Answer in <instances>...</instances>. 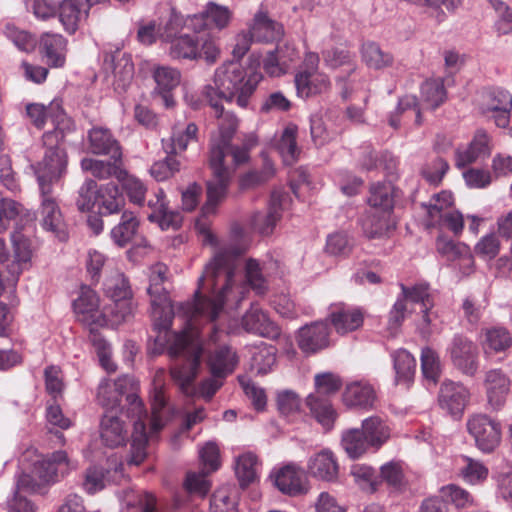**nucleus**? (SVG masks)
<instances>
[{
    "label": "nucleus",
    "instance_id": "nucleus-52",
    "mask_svg": "<svg viewBox=\"0 0 512 512\" xmlns=\"http://www.w3.org/2000/svg\"><path fill=\"white\" fill-rule=\"evenodd\" d=\"M118 181L122 184L131 203L139 206L144 204L147 187L139 178L123 170L119 174Z\"/></svg>",
    "mask_w": 512,
    "mask_h": 512
},
{
    "label": "nucleus",
    "instance_id": "nucleus-11",
    "mask_svg": "<svg viewBox=\"0 0 512 512\" xmlns=\"http://www.w3.org/2000/svg\"><path fill=\"white\" fill-rule=\"evenodd\" d=\"M67 461L64 451L53 453L52 457L34 459V493L46 494L48 489L57 482L58 465Z\"/></svg>",
    "mask_w": 512,
    "mask_h": 512
},
{
    "label": "nucleus",
    "instance_id": "nucleus-15",
    "mask_svg": "<svg viewBox=\"0 0 512 512\" xmlns=\"http://www.w3.org/2000/svg\"><path fill=\"white\" fill-rule=\"evenodd\" d=\"M132 405L136 411V418L134 419V432L131 444V457L128 463L131 465H140L146 458V443L148 434L146 431L147 413L143 409V403L138 397L132 395Z\"/></svg>",
    "mask_w": 512,
    "mask_h": 512
},
{
    "label": "nucleus",
    "instance_id": "nucleus-31",
    "mask_svg": "<svg viewBox=\"0 0 512 512\" xmlns=\"http://www.w3.org/2000/svg\"><path fill=\"white\" fill-rule=\"evenodd\" d=\"M139 224L137 216L132 211H124L120 222L110 231L111 240L118 247L127 246L134 239Z\"/></svg>",
    "mask_w": 512,
    "mask_h": 512
},
{
    "label": "nucleus",
    "instance_id": "nucleus-64",
    "mask_svg": "<svg viewBox=\"0 0 512 512\" xmlns=\"http://www.w3.org/2000/svg\"><path fill=\"white\" fill-rule=\"evenodd\" d=\"M199 458L202 464V470L207 473L217 471L221 466L219 447L215 442H207L199 450Z\"/></svg>",
    "mask_w": 512,
    "mask_h": 512
},
{
    "label": "nucleus",
    "instance_id": "nucleus-54",
    "mask_svg": "<svg viewBox=\"0 0 512 512\" xmlns=\"http://www.w3.org/2000/svg\"><path fill=\"white\" fill-rule=\"evenodd\" d=\"M24 228L25 226L17 225L11 236L15 259L19 264H28L32 258L30 237L24 232Z\"/></svg>",
    "mask_w": 512,
    "mask_h": 512
},
{
    "label": "nucleus",
    "instance_id": "nucleus-12",
    "mask_svg": "<svg viewBox=\"0 0 512 512\" xmlns=\"http://www.w3.org/2000/svg\"><path fill=\"white\" fill-rule=\"evenodd\" d=\"M470 391L462 383L445 380L440 387L438 402L442 410L460 418L469 402Z\"/></svg>",
    "mask_w": 512,
    "mask_h": 512
},
{
    "label": "nucleus",
    "instance_id": "nucleus-35",
    "mask_svg": "<svg viewBox=\"0 0 512 512\" xmlns=\"http://www.w3.org/2000/svg\"><path fill=\"white\" fill-rule=\"evenodd\" d=\"M260 463L253 452H244L235 458V474L241 487L254 483L259 474Z\"/></svg>",
    "mask_w": 512,
    "mask_h": 512
},
{
    "label": "nucleus",
    "instance_id": "nucleus-13",
    "mask_svg": "<svg viewBox=\"0 0 512 512\" xmlns=\"http://www.w3.org/2000/svg\"><path fill=\"white\" fill-rule=\"evenodd\" d=\"M487 403L492 410H501L510 394L511 379L501 369H490L484 376Z\"/></svg>",
    "mask_w": 512,
    "mask_h": 512
},
{
    "label": "nucleus",
    "instance_id": "nucleus-23",
    "mask_svg": "<svg viewBox=\"0 0 512 512\" xmlns=\"http://www.w3.org/2000/svg\"><path fill=\"white\" fill-rule=\"evenodd\" d=\"M490 151L489 136L485 131L478 130L468 146L457 149L456 166L465 167L482 157L488 156Z\"/></svg>",
    "mask_w": 512,
    "mask_h": 512
},
{
    "label": "nucleus",
    "instance_id": "nucleus-41",
    "mask_svg": "<svg viewBox=\"0 0 512 512\" xmlns=\"http://www.w3.org/2000/svg\"><path fill=\"white\" fill-rule=\"evenodd\" d=\"M461 459L462 465L458 474L465 483L476 486L487 480L489 469L483 462L468 456H462Z\"/></svg>",
    "mask_w": 512,
    "mask_h": 512
},
{
    "label": "nucleus",
    "instance_id": "nucleus-48",
    "mask_svg": "<svg viewBox=\"0 0 512 512\" xmlns=\"http://www.w3.org/2000/svg\"><path fill=\"white\" fill-rule=\"evenodd\" d=\"M238 505L237 492L234 487L224 485L219 487L211 497V512H236Z\"/></svg>",
    "mask_w": 512,
    "mask_h": 512
},
{
    "label": "nucleus",
    "instance_id": "nucleus-59",
    "mask_svg": "<svg viewBox=\"0 0 512 512\" xmlns=\"http://www.w3.org/2000/svg\"><path fill=\"white\" fill-rule=\"evenodd\" d=\"M421 369L424 377L436 383L441 374V362L438 353L430 347L421 352Z\"/></svg>",
    "mask_w": 512,
    "mask_h": 512
},
{
    "label": "nucleus",
    "instance_id": "nucleus-17",
    "mask_svg": "<svg viewBox=\"0 0 512 512\" xmlns=\"http://www.w3.org/2000/svg\"><path fill=\"white\" fill-rule=\"evenodd\" d=\"M397 225L394 213L368 209L362 221V229L369 239L388 238L395 231Z\"/></svg>",
    "mask_w": 512,
    "mask_h": 512
},
{
    "label": "nucleus",
    "instance_id": "nucleus-2",
    "mask_svg": "<svg viewBox=\"0 0 512 512\" xmlns=\"http://www.w3.org/2000/svg\"><path fill=\"white\" fill-rule=\"evenodd\" d=\"M244 251H232L224 248L215 253L206 264L202 276L198 280L195 304L180 307L190 324L194 321L212 323L217 319L226 303L238 305L246 296L248 286L257 294H264L267 281L263 277L259 263L248 259L245 265V283H238L236 271L238 256Z\"/></svg>",
    "mask_w": 512,
    "mask_h": 512
},
{
    "label": "nucleus",
    "instance_id": "nucleus-22",
    "mask_svg": "<svg viewBox=\"0 0 512 512\" xmlns=\"http://www.w3.org/2000/svg\"><path fill=\"white\" fill-rule=\"evenodd\" d=\"M66 39L55 33H44L39 41V50L50 67L59 68L66 60Z\"/></svg>",
    "mask_w": 512,
    "mask_h": 512
},
{
    "label": "nucleus",
    "instance_id": "nucleus-61",
    "mask_svg": "<svg viewBox=\"0 0 512 512\" xmlns=\"http://www.w3.org/2000/svg\"><path fill=\"white\" fill-rule=\"evenodd\" d=\"M380 477L389 487L401 490L405 484L404 471L401 463L390 461L380 468Z\"/></svg>",
    "mask_w": 512,
    "mask_h": 512
},
{
    "label": "nucleus",
    "instance_id": "nucleus-42",
    "mask_svg": "<svg viewBox=\"0 0 512 512\" xmlns=\"http://www.w3.org/2000/svg\"><path fill=\"white\" fill-rule=\"evenodd\" d=\"M237 363V355L229 347L217 349L209 359L211 373L215 377H225L232 373Z\"/></svg>",
    "mask_w": 512,
    "mask_h": 512
},
{
    "label": "nucleus",
    "instance_id": "nucleus-58",
    "mask_svg": "<svg viewBox=\"0 0 512 512\" xmlns=\"http://www.w3.org/2000/svg\"><path fill=\"white\" fill-rule=\"evenodd\" d=\"M170 55L175 59H196L198 45L193 37L183 35L171 40Z\"/></svg>",
    "mask_w": 512,
    "mask_h": 512
},
{
    "label": "nucleus",
    "instance_id": "nucleus-20",
    "mask_svg": "<svg viewBox=\"0 0 512 512\" xmlns=\"http://www.w3.org/2000/svg\"><path fill=\"white\" fill-rule=\"evenodd\" d=\"M329 319L338 334L346 335L362 327L364 312L360 308L335 305L331 308Z\"/></svg>",
    "mask_w": 512,
    "mask_h": 512
},
{
    "label": "nucleus",
    "instance_id": "nucleus-30",
    "mask_svg": "<svg viewBox=\"0 0 512 512\" xmlns=\"http://www.w3.org/2000/svg\"><path fill=\"white\" fill-rule=\"evenodd\" d=\"M198 128L194 123H177L172 129L169 140H163V148L167 154H177L186 150L191 141L196 140Z\"/></svg>",
    "mask_w": 512,
    "mask_h": 512
},
{
    "label": "nucleus",
    "instance_id": "nucleus-5",
    "mask_svg": "<svg viewBox=\"0 0 512 512\" xmlns=\"http://www.w3.org/2000/svg\"><path fill=\"white\" fill-rule=\"evenodd\" d=\"M104 291L112 304L99 306V298L95 291L82 286L79 296L73 301V309L77 319L91 330L98 327L118 326L126 321L134 311L131 290L127 280L120 273L106 280Z\"/></svg>",
    "mask_w": 512,
    "mask_h": 512
},
{
    "label": "nucleus",
    "instance_id": "nucleus-47",
    "mask_svg": "<svg viewBox=\"0 0 512 512\" xmlns=\"http://www.w3.org/2000/svg\"><path fill=\"white\" fill-rule=\"evenodd\" d=\"M276 363V348L261 342L252 351L251 368L257 374H266Z\"/></svg>",
    "mask_w": 512,
    "mask_h": 512
},
{
    "label": "nucleus",
    "instance_id": "nucleus-51",
    "mask_svg": "<svg viewBox=\"0 0 512 512\" xmlns=\"http://www.w3.org/2000/svg\"><path fill=\"white\" fill-rule=\"evenodd\" d=\"M171 25V20L164 28H162L160 24H157L156 21H150L139 26L137 37L139 41L145 45H151L158 37L168 41L175 33Z\"/></svg>",
    "mask_w": 512,
    "mask_h": 512
},
{
    "label": "nucleus",
    "instance_id": "nucleus-40",
    "mask_svg": "<svg viewBox=\"0 0 512 512\" xmlns=\"http://www.w3.org/2000/svg\"><path fill=\"white\" fill-rule=\"evenodd\" d=\"M112 72L114 75L113 85L116 90H126L134 77V64L131 56L118 54L112 56Z\"/></svg>",
    "mask_w": 512,
    "mask_h": 512
},
{
    "label": "nucleus",
    "instance_id": "nucleus-53",
    "mask_svg": "<svg viewBox=\"0 0 512 512\" xmlns=\"http://www.w3.org/2000/svg\"><path fill=\"white\" fill-rule=\"evenodd\" d=\"M394 369L396 372V381L409 383L415 374L416 360L404 349L396 351L393 355Z\"/></svg>",
    "mask_w": 512,
    "mask_h": 512
},
{
    "label": "nucleus",
    "instance_id": "nucleus-49",
    "mask_svg": "<svg viewBox=\"0 0 512 512\" xmlns=\"http://www.w3.org/2000/svg\"><path fill=\"white\" fill-rule=\"evenodd\" d=\"M81 167L98 179H108L111 176L119 179V174L123 171L121 161L115 160L113 162H104L102 160L84 158L81 161Z\"/></svg>",
    "mask_w": 512,
    "mask_h": 512
},
{
    "label": "nucleus",
    "instance_id": "nucleus-18",
    "mask_svg": "<svg viewBox=\"0 0 512 512\" xmlns=\"http://www.w3.org/2000/svg\"><path fill=\"white\" fill-rule=\"evenodd\" d=\"M307 474L324 482H336L339 476V464L330 450H322L311 456L307 462Z\"/></svg>",
    "mask_w": 512,
    "mask_h": 512
},
{
    "label": "nucleus",
    "instance_id": "nucleus-45",
    "mask_svg": "<svg viewBox=\"0 0 512 512\" xmlns=\"http://www.w3.org/2000/svg\"><path fill=\"white\" fill-rule=\"evenodd\" d=\"M296 135L297 127L288 125L278 140L277 150L286 165H292L298 160L300 150L296 144Z\"/></svg>",
    "mask_w": 512,
    "mask_h": 512
},
{
    "label": "nucleus",
    "instance_id": "nucleus-55",
    "mask_svg": "<svg viewBox=\"0 0 512 512\" xmlns=\"http://www.w3.org/2000/svg\"><path fill=\"white\" fill-rule=\"evenodd\" d=\"M152 415H147L146 423H149V435L152 437L164 427L162 409L166 405V398L161 386L156 387L152 396Z\"/></svg>",
    "mask_w": 512,
    "mask_h": 512
},
{
    "label": "nucleus",
    "instance_id": "nucleus-21",
    "mask_svg": "<svg viewBox=\"0 0 512 512\" xmlns=\"http://www.w3.org/2000/svg\"><path fill=\"white\" fill-rule=\"evenodd\" d=\"M100 436L106 446L118 447L126 443L128 429L115 412L107 411L100 422Z\"/></svg>",
    "mask_w": 512,
    "mask_h": 512
},
{
    "label": "nucleus",
    "instance_id": "nucleus-60",
    "mask_svg": "<svg viewBox=\"0 0 512 512\" xmlns=\"http://www.w3.org/2000/svg\"><path fill=\"white\" fill-rule=\"evenodd\" d=\"M501 242L495 233L482 236L474 246V253L485 261L493 260L500 252Z\"/></svg>",
    "mask_w": 512,
    "mask_h": 512
},
{
    "label": "nucleus",
    "instance_id": "nucleus-43",
    "mask_svg": "<svg viewBox=\"0 0 512 512\" xmlns=\"http://www.w3.org/2000/svg\"><path fill=\"white\" fill-rule=\"evenodd\" d=\"M369 209L393 212L394 187L390 183L373 184L368 198Z\"/></svg>",
    "mask_w": 512,
    "mask_h": 512
},
{
    "label": "nucleus",
    "instance_id": "nucleus-29",
    "mask_svg": "<svg viewBox=\"0 0 512 512\" xmlns=\"http://www.w3.org/2000/svg\"><path fill=\"white\" fill-rule=\"evenodd\" d=\"M32 475L23 471L16 478L13 498L8 502L10 512H32Z\"/></svg>",
    "mask_w": 512,
    "mask_h": 512
},
{
    "label": "nucleus",
    "instance_id": "nucleus-33",
    "mask_svg": "<svg viewBox=\"0 0 512 512\" xmlns=\"http://www.w3.org/2000/svg\"><path fill=\"white\" fill-rule=\"evenodd\" d=\"M306 405L309 407L313 417L326 430H330L333 427L337 413L328 398L309 394L306 398Z\"/></svg>",
    "mask_w": 512,
    "mask_h": 512
},
{
    "label": "nucleus",
    "instance_id": "nucleus-19",
    "mask_svg": "<svg viewBox=\"0 0 512 512\" xmlns=\"http://www.w3.org/2000/svg\"><path fill=\"white\" fill-rule=\"evenodd\" d=\"M241 327L248 333L266 338L275 339L280 335L279 327L256 304H252L242 317Z\"/></svg>",
    "mask_w": 512,
    "mask_h": 512
},
{
    "label": "nucleus",
    "instance_id": "nucleus-27",
    "mask_svg": "<svg viewBox=\"0 0 512 512\" xmlns=\"http://www.w3.org/2000/svg\"><path fill=\"white\" fill-rule=\"evenodd\" d=\"M274 483L281 492L291 496L307 491V483L303 472L294 465H287L280 469L275 474Z\"/></svg>",
    "mask_w": 512,
    "mask_h": 512
},
{
    "label": "nucleus",
    "instance_id": "nucleus-9",
    "mask_svg": "<svg viewBox=\"0 0 512 512\" xmlns=\"http://www.w3.org/2000/svg\"><path fill=\"white\" fill-rule=\"evenodd\" d=\"M446 354L453 366L467 376H474L479 369V349L466 336L454 335L446 348Z\"/></svg>",
    "mask_w": 512,
    "mask_h": 512
},
{
    "label": "nucleus",
    "instance_id": "nucleus-4",
    "mask_svg": "<svg viewBox=\"0 0 512 512\" xmlns=\"http://www.w3.org/2000/svg\"><path fill=\"white\" fill-rule=\"evenodd\" d=\"M262 79L261 73L252 67L244 68L239 62L229 61L220 65L214 73L213 84L203 87L202 97L213 110L225 141H228L238 127V120L231 112L225 111L222 102H232L245 108Z\"/></svg>",
    "mask_w": 512,
    "mask_h": 512
},
{
    "label": "nucleus",
    "instance_id": "nucleus-24",
    "mask_svg": "<svg viewBox=\"0 0 512 512\" xmlns=\"http://www.w3.org/2000/svg\"><path fill=\"white\" fill-rule=\"evenodd\" d=\"M342 399L347 407L368 410L374 407L376 393L369 383L356 381L346 386Z\"/></svg>",
    "mask_w": 512,
    "mask_h": 512
},
{
    "label": "nucleus",
    "instance_id": "nucleus-46",
    "mask_svg": "<svg viewBox=\"0 0 512 512\" xmlns=\"http://www.w3.org/2000/svg\"><path fill=\"white\" fill-rule=\"evenodd\" d=\"M446 99V90L441 78L428 79L421 85L422 106L435 109Z\"/></svg>",
    "mask_w": 512,
    "mask_h": 512
},
{
    "label": "nucleus",
    "instance_id": "nucleus-34",
    "mask_svg": "<svg viewBox=\"0 0 512 512\" xmlns=\"http://www.w3.org/2000/svg\"><path fill=\"white\" fill-rule=\"evenodd\" d=\"M96 193V200L99 203L100 209L105 214L118 213L125 206L124 196L120 192L118 185L113 182L101 185Z\"/></svg>",
    "mask_w": 512,
    "mask_h": 512
},
{
    "label": "nucleus",
    "instance_id": "nucleus-25",
    "mask_svg": "<svg viewBox=\"0 0 512 512\" xmlns=\"http://www.w3.org/2000/svg\"><path fill=\"white\" fill-rule=\"evenodd\" d=\"M88 138L89 148L92 153L108 155L115 161L122 160L121 148L108 129L94 127L90 130Z\"/></svg>",
    "mask_w": 512,
    "mask_h": 512
},
{
    "label": "nucleus",
    "instance_id": "nucleus-1",
    "mask_svg": "<svg viewBox=\"0 0 512 512\" xmlns=\"http://www.w3.org/2000/svg\"><path fill=\"white\" fill-rule=\"evenodd\" d=\"M166 275L167 267L164 264L158 263L150 268L147 291L151 297L154 326L158 331L155 342L166 347L171 356H183L186 359L185 364L171 368V376L185 395L193 396L196 394L194 380L203 352L199 328L206 322L197 320L190 324L180 310L185 303H180L174 313L172 302L163 287ZM196 299L186 304H195Z\"/></svg>",
    "mask_w": 512,
    "mask_h": 512
},
{
    "label": "nucleus",
    "instance_id": "nucleus-62",
    "mask_svg": "<svg viewBox=\"0 0 512 512\" xmlns=\"http://www.w3.org/2000/svg\"><path fill=\"white\" fill-rule=\"evenodd\" d=\"M277 408L284 416H293L301 411L302 400L292 390H281L277 393Z\"/></svg>",
    "mask_w": 512,
    "mask_h": 512
},
{
    "label": "nucleus",
    "instance_id": "nucleus-44",
    "mask_svg": "<svg viewBox=\"0 0 512 512\" xmlns=\"http://www.w3.org/2000/svg\"><path fill=\"white\" fill-rule=\"evenodd\" d=\"M253 36L257 41H273L282 35V26L272 21L264 12H258L251 26Z\"/></svg>",
    "mask_w": 512,
    "mask_h": 512
},
{
    "label": "nucleus",
    "instance_id": "nucleus-56",
    "mask_svg": "<svg viewBox=\"0 0 512 512\" xmlns=\"http://www.w3.org/2000/svg\"><path fill=\"white\" fill-rule=\"evenodd\" d=\"M153 78L160 92H170L180 84L181 74L170 66H156L153 69Z\"/></svg>",
    "mask_w": 512,
    "mask_h": 512
},
{
    "label": "nucleus",
    "instance_id": "nucleus-14",
    "mask_svg": "<svg viewBox=\"0 0 512 512\" xmlns=\"http://www.w3.org/2000/svg\"><path fill=\"white\" fill-rule=\"evenodd\" d=\"M512 96L506 90L493 88L482 94V109L484 113H493L495 124L506 127L509 123Z\"/></svg>",
    "mask_w": 512,
    "mask_h": 512
},
{
    "label": "nucleus",
    "instance_id": "nucleus-10",
    "mask_svg": "<svg viewBox=\"0 0 512 512\" xmlns=\"http://www.w3.org/2000/svg\"><path fill=\"white\" fill-rule=\"evenodd\" d=\"M134 389V381L130 376L124 375L117 378L115 381H111L109 379H104L100 382L97 390V401L98 403L106 408L108 411H113L116 409L121 402V398L124 394H127V400L129 403H132V395L137 397V395L132 392ZM130 412L132 413V417L136 418V411L134 406L130 404Z\"/></svg>",
    "mask_w": 512,
    "mask_h": 512
},
{
    "label": "nucleus",
    "instance_id": "nucleus-39",
    "mask_svg": "<svg viewBox=\"0 0 512 512\" xmlns=\"http://www.w3.org/2000/svg\"><path fill=\"white\" fill-rule=\"evenodd\" d=\"M361 57L365 65L373 70H383L391 67L394 62L393 55L383 50L379 44L375 42L363 43L361 47Z\"/></svg>",
    "mask_w": 512,
    "mask_h": 512
},
{
    "label": "nucleus",
    "instance_id": "nucleus-26",
    "mask_svg": "<svg viewBox=\"0 0 512 512\" xmlns=\"http://www.w3.org/2000/svg\"><path fill=\"white\" fill-rule=\"evenodd\" d=\"M286 197L280 191H274L271 194L270 204L268 211L256 212L251 219L252 225L262 235H269L272 233L276 223L281 218V205L282 200Z\"/></svg>",
    "mask_w": 512,
    "mask_h": 512
},
{
    "label": "nucleus",
    "instance_id": "nucleus-16",
    "mask_svg": "<svg viewBox=\"0 0 512 512\" xmlns=\"http://www.w3.org/2000/svg\"><path fill=\"white\" fill-rule=\"evenodd\" d=\"M330 329L326 322L316 321L301 327L297 335L299 348L307 354L316 353L330 345Z\"/></svg>",
    "mask_w": 512,
    "mask_h": 512
},
{
    "label": "nucleus",
    "instance_id": "nucleus-8",
    "mask_svg": "<svg viewBox=\"0 0 512 512\" xmlns=\"http://www.w3.org/2000/svg\"><path fill=\"white\" fill-rule=\"evenodd\" d=\"M469 435L483 453L493 452L501 442V424L490 416L477 413L469 416L466 423Z\"/></svg>",
    "mask_w": 512,
    "mask_h": 512
},
{
    "label": "nucleus",
    "instance_id": "nucleus-32",
    "mask_svg": "<svg viewBox=\"0 0 512 512\" xmlns=\"http://www.w3.org/2000/svg\"><path fill=\"white\" fill-rule=\"evenodd\" d=\"M436 247L438 252L446 256L448 260L455 261L459 259L463 266L468 269L465 272L466 274L470 272L474 265V259L468 245L455 243L450 239L440 236L437 238Z\"/></svg>",
    "mask_w": 512,
    "mask_h": 512
},
{
    "label": "nucleus",
    "instance_id": "nucleus-28",
    "mask_svg": "<svg viewBox=\"0 0 512 512\" xmlns=\"http://www.w3.org/2000/svg\"><path fill=\"white\" fill-rule=\"evenodd\" d=\"M295 85L299 96L310 97L326 93L331 87V82L328 76L321 72H299L295 76Z\"/></svg>",
    "mask_w": 512,
    "mask_h": 512
},
{
    "label": "nucleus",
    "instance_id": "nucleus-36",
    "mask_svg": "<svg viewBox=\"0 0 512 512\" xmlns=\"http://www.w3.org/2000/svg\"><path fill=\"white\" fill-rule=\"evenodd\" d=\"M361 430L374 451L379 450L390 437L389 426L377 416L364 419Z\"/></svg>",
    "mask_w": 512,
    "mask_h": 512
},
{
    "label": "nucleus",
    "instance_id": "nucleus-3",
    "mask_svg": "<svg viewBox=\"0 0 512 512\" xmlns=\"http://www.w3.org/2000/svg\"><path fill=\"white\" fill-rule=\"evenodd\" d=\"M56 104L51 103L48 107L34 104V126L41 128L50 121L55 128L56 119L53 115ZM62 133L56 129L48 131L43 135L45 155L38 168V184L42 197L40 207V224L47 231L52 232L60 241L68 238L66 226L63 221L59 206L52 196L53 184L59 180L66 167V155L59 147Z\"/></svg>",
    "mask_w": 512,
    "mask_h": 512
},
{
    "label": "nucleus",
    "instance_id": "nucleus-37",
    "mask_svg": "<svg viewBox=\"0 0 512 512\" xmlns=\"http://www.w3.org/2000/svg\"><path fill=\"white\" fill-rule=\"evenodd\" d=\"M482 348L486 355L504 352L512 345L510 332L503 327H491L483 330Z\"/></svg>",
    "mask_w": 512,
    "mask_h": 512
},
{
    "label": "nucleus",
    "instance_id": "nucleus-7",
    "mask_svg": "<svg viewBox=\"0 0 512 512\" xmlns=\"http://www.w3.org/2000/svg\"><path fill=\"white\" fill-rule=\"evenodd\" d=\"M401 296L397 299L389 313L390 325L397 327L404 321L407 314L411 313L413 305H420L423 314V322L428 326L431 322L429 311L434 307V300L429 286L424 283L415 284L411 287L400 285Z\"/></svg>",
    "mask_w": 512,
    "mask_h": 512
},
{
    "label": "nucleus",
    "instance_id": "nucleus-50",
    "mask_svg": "<svg viewBox=\"0 0 512 512\" xmlns=\"http://www.w3.org/2000/svg\"><path fill=\"white\" fill-rule=\"evenodd\" d=\"M454 203L451 192L442 191L433 196L428 205H425L430 225L435 226L441 224V220L445 213L450 212V208Z\"/></svg>",
    "mask_w": 512,
    "mask_h": 512
},
{
    "label": "nucleus",
    "instance_id": "nucleus-57",
    "mask_svg": "<svg viewBox=\"0 0 512 512\" xmlns=\"http://www.w3.org/2000/svg\"><path fill=\"white\" fill-rule=\"evenodd\" d=\"M440 492L458 509L470 508L476 505V500L472 494L456 484L443 486Z\"/></svg>",
    "mask_w": 512,
    "mask_h": 512
},
{
    "label": "nucleus",
    "instance_id": "nucleus-38",
    "mask_svg": "<svg viewBox=\"0 0 512 512\" xmlns=\"http://www.w3.org/2000/svg\"><path fill=\"white\" fill-rule=\"evenodd\" d=\"M368 441L359 428H349L341 434V446L352 459H358L372 449Z\"/></svg>",
    "mask_w": 512,
    "mask_h": 512
},
{
    "label": "nucleus",
    "instance_id": "nucleus-6",
    "mask_svg": "<svg viewBox=\"0 0 512 512\" xmlns=\"http://www.w3.org/2000/svg\"><path fill=\"white\" fill-rule=\"evenodd\" d=\"M234 133L228 141H225L220 126L218 135L211 140L209 166L212 177L207 182V200L202 207L203 216L214 214L217 206L225 199L231 181L233 168L226 162L228 155L232 156L234 165L245 163L249 156V149L255 145L254 137H250L242 147L231 146L230 142Z\"/></svg>",
    "mask_w": 512,
    "mask_h": 512
},
{
    "label": "nucleus",
    "instance_id": "nucleus-63",
    "mask_svg": "<svg viewBox=\"0 0 512 512\" xmlns=\"http://www.w3.org/2000/svg\"><path fill=\"white\" fill-rule=\"evenodd\" d=\"M315 392L319 397L335 394L342 385L341 379L331 372L319 373L314 377Z\"/></svg>",
    "mask_w": 512,
    "mask_h": 512
}]
</instances>
